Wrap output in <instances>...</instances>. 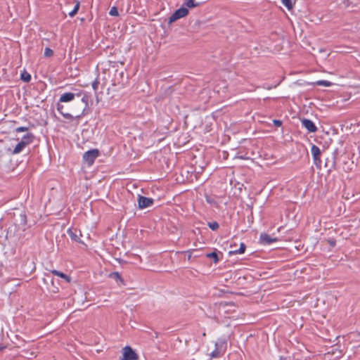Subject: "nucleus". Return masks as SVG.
I'll list each match as a JSON object with an SVG mask.
<instances>
[{
  "label": "nucleus",
  "instance_id": "17",
  "mask_svg": "<svg viewBox=\"0 0 360 360\" xmlns=\"http://www.w3.org/2000/svg\"><path fill=\"white\" fill-rule=\"evenodd\" d=\"M246 249V245L245 243H241L240 245V248L237 250V251H229V255H237V254H243L245 252Z\"/></svg>",
  "mask_w": 360,
  "mask_h": 360
},
{
  "label": "nucleus",
  "instance_id": "3",
  "mask_svg": "<svg viewBox=\"0 0 360 360\" xmlns=\"http://www.w3.org/2000/svg\"><path fill=\"white\" fill-rule=\"evenodd\" d=\"M138 354L130 346L123 347L121 360H138Z\"/></svg>",
  "mask_w": 360,
  "mask_h": 360
},
{
  "label": "nucleus",
  "instance_id": "13",
  "mask_svg": "<svg viewBox=\"0 0 360 360\" xmlns=\"http://www.w3.org/2000/svg\"><path fill=\"white\" fill-rule=\"evenodd\" d=\"M15 222L19 226H25L27 224V215L25 212H21L15 218Z\"/></svg>",
  "mask_w": 360,
  "mask_h": 360
},
{
  "label": "nucleus",
  "instance_id": "26",
  "mask_svg": "<svg viewBox=\"0 0 360 360\" xmlns=\"http://www.w3.org/2000/svg\"><path fill=\"white\" fill-rule=\"evenodd\" d=\"M208 226L212 230L216 231L219 228V224L217 221H212L208 223Z\"/></svg>",
  "mask_w": 360,
  "mask_h": 360
},
{
  "label": "nucleus",
  "instance_id": "9",
  "mask_svg": "<svg viewBox=\"0 0 360 360\" xmlns=\"http://www.w3.org/2000/svg\"><path fill=\"white\" fill-rule=\"evenodd\" d=\"M277 240V238L271 237L270 235L266 233H262L259 236V243L264 245H270L274 242H276Z\"/></svg>",
  "mask_w": 360,
  "mask_h": 360
},
{
  "label": "nucleus",
  "instance_id": "24",
  "mask_svg": "<svg viewBox=\"0 0 360 360\" xmlns=\"http://www.w3.org/2000/svg\"><path fill=\"white\" fill-rule=\"evenodd\" d=\"M207 257L211 258L214 260V263H217L219 261L218 255L216 252H212L210 253L207 254Z\"/></svg>",
  "mask_w": 360,
  "mask_h": 360
},
{
  "label": "nucleus",
  "instance_id": "34",
  "mask_svg": "<svg viewBox=\"0 0 360 360\" xmlns=\"http://www.w3.org/2000/svg\"><path fill=\"white\" fill-rule=\"evenodd\" d=\"M226 342H223L221 343L220 347H222L224 345H226Z\"/></svg>",
  "mask_w": 360,
  "mask_h": 360
},
{
  "label": "nucleus",
  "instance_id": "28",
  "mask_svg": "<svg viewBox=\"0 0 360 360\" xmlns=\"http://www.w3.org/2000/svg\"><path fill=\"white\" fill-rule=\"evenodd\" d=\"M53 51L51 49H50L49 47L45 48V50H44V56L45 57H50V56H53Z\"/></svg>",
  "mask_w": 360,
  "mask_h": 360
},
{
  "label": "nucleus",
  "instance_id": "8",
  "mask_svg": "<svg viewBox=\"0 0 360 360\" xmlns=\"http://www.w3.org/2000/svg\"><path fill=\"white\" fill-rule=\"evenodd\" d=\"M153 199L143 195H139L138 206L139 209H145L150 207L153 204Z\"/></svg>",
  "mask_w": 360,
  "mask_h": 360
},
{
  "label": "nucleus",
  "instance_id": "21",
  "mask_svg": "<svg viewBox=\"0 0 360 360\" xmlns=\"http://www.w3.org/2000/svg\"><path fill=\"white\" fill-rule=\"evenodd\" d=\"M20 79L25 82H29L31 80V75L27 72L24 71L20 75Z\"/></svg>",
  "mask_w": 360,
  "mask_h": 360
},
{
  "label": "nucleus",
  "instance_id": "2",
  "mask_svg": "<svg viewBox=\"0 0 360 360\" xmlns=\"http://www.w3.org/2000/svg\"><path fill=\"white\" fill-rule=\"evenodd\" d=\"M338 154V150L335 149L332 153L330 158H328L326 160L325 167L328 169V172H330L333 170L337 169V155Z\"/></svg>",
  "mask_w": 360,
  "mask_h": 360
},
{
  "label": "nucleus",
  "instance_id": "32",
  "mask_svg": "<svg viewBox=\"0 0 360 360\" xmlns=\"http://www.w3.org/2000/svg\"><path fill=\"white\" fill-rule=\"evenodd\" d=\"M328 243L332 247H334L336 244L335 240H329Z\"/></svg>",
  "mask_w": 360,
  "mask_h": 360
},
{
  "label": "nucleus",
  "instance_id": "19",
  "mask_svg": "<svg viewBox=\"0 0 360 360\" xmlns=\"http://www.w3.org/2000/svg\"><path fill=\"white\" fill-rule=\"evenodd\" d=\"M109 277L112 278V279H115L117 281H120L122 283H123V279L122 278L120 274L118 272H117V271L110 273L109 274Z\"/></svg>",
  "mask_w": 360,
  "mask_h": 360
},
{
  "label": "nucleus",
  "instance_id": "14",
  "mask_svg": "<svg viewBox=\"0 0 360 360\" xmlns=\"http://www.w3.org/2000/svg\"><path fill=\"white\" fill-rule=\"evenodd\" d=\"M34 139V135L32 133L29 132L21 139L20 141L22 143H25V145L27 146L30 145V143H32L33 142Z\"/></svg>",
  "mask_w": 360,
  "mask_h": 360
},
{
  "label": "nucleus",
  "instance_id": "5",
  "mask_svg": "<svg viewBox=\"0 0 360 360\" xmlns=\"http://www.w3.org/2000/svg\"><path fill=\"white\" fill-rule=\"evenodd\" d=\"M188 14L187 8L181 7L174 11V13L169 17L168 22L172 23L179 18L186 16Z\"/></svg>",
  "mask_w": 360,
  "mask_h": 360
},
{
  "label": "nucleus",
  "instance_id": "10",
  "mask_svg": "<svg viewBox=\"0 0 360 360\" xmlns=\"http://www.w3.org/2000/svg\"><path fill=\"white\" fill-rule=\"evenodd\" d=\"M302 125L310 133H314L317 131L315 124L309 119L303 118L301 120Z\"/></svg>",
  "mask_w": 360,
  "mask_h": 360
},
{
  "label": "nucleus",
  "instance_id": "29",
  "mask_svg": "<svg viewBox=\"0 0 360 360\" xmlns=\"http://www.w3.org/2000/svg\"><path fill=\"white\" fill-rule=\"evenodd\" d=\"M98 85L99 81L98 79H96L91 84L92 88L95 92L98 90Z\"/></svg>",
  "mask_w": 360,
  "mask_h": 360
},
{
  "label": "nucleus",
  "instance_id": "4",
  "mask_svg": "<svg viewBox=\"0 0 360 360\" xmlns=\"http://www.w3.org/2000/svg\"><path fill=\"white\" fill-rule=\"evenodd\" d=\"M311 152L313 156L314 163L316 165V168L321 169V150L320 148L316 146L312 145L311 148Z\"/></svg>",
  "mask_w": 360,
  "mask_h": 360
},
{
  "label": "nucleus",
  "instance_id": "20",
  "mask_svg": "<svg viewBox=\"0 0 360 360\" xmlns=\"http://www.w3.org/2000/svg\"><path fill=\"white\" fill-rule=\"evenodd\" d=\"M79 6L80 3L79 1H77L73 10L69 13V15L70 17H74L77 13Z\"/></svg>",
  "mask_w": 360,
  "mask_h": 360
},
{
  "label": "nucleus",
  "instance_id": "33",
  "mask_svg": "<svg viewBox=\"0 0 360 360\" xmlns=\"http://www.w3.org/2000/svg\"><path fill=\"white\" fill-rule=\"evenodd\" d=\"M188 253V259H191L192 256V252L191 250L186 252Z\"/></svg>",
  "mask_w": 360,
  "mask_h": 360
},
{
  "label": "nucleus",
  "instance_id": "7",
  "mask_svg": "<svg viewBox=\"0 0 360 360\" xmlns=\"http://www.w3.org/2000/svg\"><path fill=\"white\" fill-rule=\"evenodd\" d=\"M35 270V264L32 259L27 258L22 266V271L26 275H30Z\"/></svg>",
  "mask_w": 360,
  "mask_h": 360
},
{
  "label": "nucleus",
  "instance_id": "12",
  "mask_svg": "<svg viewBox=\"0 0 360 360\" xmlns=\"http://www.w3.org/2000/svg\"><path fill=\"white\" fill-rule=\"evenodd\" d=\"M61 102H58L57 103V110L58 111L63 115V117L68 120H73L75 117L73 115L69 112L65 111V106L60 103Z\"/></svg>",
  "mask_w": 360,
  "mask_h": 360
},
{
  "label": "nucleus",
  "instance_id": "30",
  "mask_svg": "<svg viewBox=\"0 0 360 360\" xmlns=\"http://www.w3.org/2000/svg\"><path fill=\"white\" fill-rule=\"evenodd\" d=\"M27 130H28V127H19L15 129L16 132L27 131Z\"/></svg>",
  "mask_w": 360,
  "mask_h": 360
},
{
  "label": "nucleus",
  "instance_id": "35",
  "mask_svg": "<svg viewBox=\"0 0 360 360\" xmlns=\"http://www.w3.org/2000/svg\"><path fill=\"white\" fill-rule=\"evenodd\" d=\"M5 348V347H0V351L3 350Z\"/></svg>",
  "mask_w": 360,
  "mask_h": 360
},
{
  "label": "nucleus",
  "instance_id": "6",
  "mask_svg": "<svg viewBox=\"0 0 360 360\" xmlns=\"http://www.w3.org/2000/svg\"><path fill=\"white\" fill-rule=\"evenodd\" d=\"M98 155L99 151L98 149L89 150L84 153L83 159L89 165H91Z\"/></svg>",
  "mask_w": 360,
  "mask_h": 360
},
{
  "label": "nucleus",
  "instance_id": "27",
  "mask_svg": "<svg viewBox=\"0 0 360 360\" xmlns=\"http://www.w3.org/2000/svg\"><path fill=\"white\" fill-rule=\"evenodd\" d=\"M109 14L112 16H118L119 15V13H118V10L117 8V7L115 6H112L111 8H110V11L109 12Z\"/></svg>",
  "mask_w": 360,
  "mask_h": 360
},
{
  "label": "nucleus",
  "instance_id": "25",
  "mask_svg": "<svg viewBox=\"0 0 360 360\" xmlns=\"http://www.w3.org/2000/svg\"><path fill=\"white\" fill-rule=\"evenodd\" d=\"M281 2L288 10H290L293 7L292 0H281Z\"/></svg>",
  "mask_w": 360,
  "mask_h": 360
},
{
  "label": "nucleus",
  "instance_id": "11",
  "mask_svg": "<svg viewBox=\"0 0 360 360\" xmlns=\"http://www.w3.org/2000/svg\"><path fill=\"white\" fill-rule=\"evenodd\" d=\"M68 233L72 240L78 243H82L79 238L82 236L81 231L79 230L75 229H69L68 230Z\"/></svg>",
  "mask_w": 360,
  "mask_h": 360
},
{
  "label": "nucleus",
  "instance_id": "15",
  "mask_svg": "<svg viewBox=\"0 0 360 360\" xmlns=\"http://www.w3.org/2000/svg\"><path fill=\"white\" fill-rule=\"evenodd\" d=\"M51 272L52 274L65 279L68 283H70L71 281V278L69 276L61 271H59L58 270H51Z\"/></svg>",
  "mask_w": 360,
  "mask_h": 360
},
{
  "label": "nucleus",
  "instance_id": "18",
  "mask_svg": "<svg viewBox=\"0 0 360 360\" xmlns=\"http://www.w3.org/2000/svg\"><path fill=\"white\" fill-rule=\"evenodd\" d=\"M187 7L192 8L200 6V3L195 2V0H186L184 4Z\"/></svg>",
  "mask_w": 360,
  "mask_h": 360
},
{
  "label": "nucleus",
  "instance_id": "22",
  "mask_svg": "<svg viewBox=\"0 0 360 360\" xmlns=\"http://www.w3.org/2000/svg\"><path fill=\"white\" fill-rule=\"evenodd\" d=\"M315 85L318 86H330L332 83L327 80H319L314 83Z\"/></svg>",
  "mask_w": 360,
  "mask_h": 360
},
{
  "label": "nucleus",
  "instance_id": "16",
  "mask_svg": "<svg viewBox=\"0 0 360 360\" xmlns=\"http://www.w3.org/2000/svg\"><path fill=\"white\" fill-rule=\"evenodd\" d=\"M26 147V146L25 145V143H22L21 141H20L16 146L14 148L13 150L12 151V154L15 155V154H18L20 153V152L22 151V150Z\"/></svg>",
  "mask_w": 360,
  "mask_h": 360
},
{
  "label": "nucleus",
  "instance_id": "1",
  "mask_svg": "<svg viewBox=\"0 0 360 360\" xmlns=\"http://www.w3.org/2000/svg\"><path fill=\"white\" fill-rule=\"evenodd\" d=\"M75 97H77V98L81 97L80 103L84 104V106L82 108L80 107V108H82L81 112L75 116L76 119H79V118H81L82 117L84 116L86 114V110L89 106V97L86 94V93L83 92V91H79L77 94H75L72 92L64 93L60 96L59 102H63V103L70 102V101H73L75 98Z\"/></svg>",
  "mask_w": 360,
  "mask_h": 360
},
{
  "label": "nucleus",
  "instance_id": "31",
  "mask_svg": "<svg viewBox=\"0 0 360 360\" xmlns=\"http://www.w3.org/2000/svg\"><path fill=\"white\" fill-rule=\"evenodd\" d=\"M273 123L276 127H281L282 125V121L280 120H274Z\"/></svg>",
  "mask_w": 360,
  "mask_h": 360
},
{
  "label": "nucleus",
  "instance_id": "23",
  "mask_svg": "<svg viewBox=\"0 0 360 360\" xmlns=\"http://www.w3.org/2000/svg\"><path fill=\"white\" fill-rule=\"evenodd\" d=\"M216 349L211 353V356L213 358H217L220 356L221 350L219 349V344L216 343Z\"/></svg>",
  "mask_w": 360,
  "mask_h": 360
}]
</instances>
